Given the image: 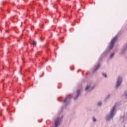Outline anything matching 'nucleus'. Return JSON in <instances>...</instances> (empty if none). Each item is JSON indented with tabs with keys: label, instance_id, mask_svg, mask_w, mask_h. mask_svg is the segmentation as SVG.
<instances>
[{
	"label": "nucleus",
	"instance_id": "6e6552de",
	"mask_svg": "<svg viewBox=\"0 0 127 127\" xmlns=\"http://www.w3.org/2000/svg\"><path fill=\"white\" fill-rule=\"evenodd\" d=\"M67 98L66 97L64 101V104L65 106H68V105H69V104H70V101H68V100H67Z\"/></svg>",
	"mask_w": 127,
	"mask_h": 127
},
{
	"label": "nucleus",
	"instance_id": "f3484780",
	"mask_svg": "<svg viewBox=\"0 0 127 127\" xmlns=\"http://www.w3.org/2000/svg\"><path fill=\"white\" fill-rule=\"evenodd\" d=\"M63 117H62V119H63Z\"/></svg>",
	"mask_w": 127,
	"mask_h": 127
},
{
	"label": "nucleus",
	"instance_id": "0eeeda50",
	"mask_svg": "<svg viewBox=\"0 0 127 127\" xmlns=\"http://www.w3.org/2000/svg\"><path fill=\"white\" fill-rule=\"evenodd\" d=\"M100 64H98L95 67V68L93 69V73H95L96 71H97L99 69V68H100Z\"/></svg>",
	"mask_w": 127,
	"mask_h": 127
},
{
	"label": "nucleus",
	"instance_id": "20e7f679",
	"mask_svg": "<svg viewBox=\"0 0 127 127\" xmlns=\"http://www.w3.org/2000/svg\"><path fill=\"white\" fill-rule=\"evenodd\" d=\"M95 88V86L92 85V84H87L85 88V91L86 92H91L92 90Z\"/></svg>",
	"mask_w": 127,
	"mask_h": 127
},
{
	"label": "nucleus",
	"instance_id": "2eb2a0df",
	"mask_svg": "<svg viewBox=\"0 0 127 127\" xmlns=\"http://www.w3.org/2000/svg\"><path fill=\"white\" fill-rule=\"evenodd\" d=\"M125 96H127V92H125Z\"/></svg>",
	"mask_w": 127,
	"mask_h": 127
},
{
	"label": "nucleus",
	"instance_id": "4468645a",
	"mask_svg": "<svg viewBox=\"0 0 127 127\" xmlns=\"http://www.w3.org/2000/svg\"><path fill=\"white\" fill-rule=\"evenodd\" d=\"M110 97H111V95L109 94L107 96V99H109Z\"/></svg>",
	"mask_w": 127,
	"mask_h": 127
},
{
	"label": "nucleus",
	"instance_id": "7ed1b4c3",
	"mask_svg": "<svg viewBox=\"0 0 127 127\" xmlns=\"http://www.w3.org/2000/svg\"><path fill=\"white\" fill-rule=\"evenodd\" d=\"M122 83H123V77H122V76H119L117 80L116 88L119 89V88H120V86L122 85Z\"/></svg>",
	"mask_w": 127,
	"mask_h": 127
},
{
	"label": "nucleus",
	"instance_id": "f257e3e1",
	"mask_svg": "<svg viewBox=\"0 0 127 127\" xmlns=\"http://www.w3.org/2000/svg\"><path fill=\"white\" fill-rule=\"evenodd\" d=\"M116 112L117 106L116 105H114L110 110L109 114L106 116V121L110 122V121H112V120L114 119V117H115V115H116Z\"/></svg>",
	"mask_w": 127,
	"mask_h": 127
},
{
	"label": "nucleus",
	"instance_id": "39448f33",
	"mask_svg": "<svg viewBox=\"0 0 127 127\" xmlns=\"http://www.w3.org/2000/svg\"><path fill=\"white\" fill-rule=\"evenodd\" d=\"M127 45H126L123 47V49H122L120 53V55L121 56L126 55V53H127Z\"/></svg>",
	"mask_w": 127,
	"mask_h": 127
},
{
	"label": "nucleus",
	"instance_id": "a211bd4d",
	"mask_svg": "<svg viewBox=\"0 0 127 127\" xmlns=\"http://www.w3.org/2000/svg\"><path fill=\"white\" fill-rule=\"evenodd\" d=\"M30 43L31 44V42H30Z\"/></svg>",
	"mask_w": 127,
	"mask_h": 127
},
{
	"label": "nucleus",
	"instance_id": "f03ea898",
	"mask_svg": "<svg viewBox=\"0 0 127 127\" xmlns=\"http://www.w3.org/2000/svg\"><path fill=\"white\" fill-rule=\"evenodd\" d=\"M118 40V36H116L114 38L111 40L110 45L109 46V49L112 50L114 48V46L115 45V42Z\"/></svg>",
	"mask_w": 127,
	"mask_h": 127
},
{
	"label": "nucleus",
	"instance_id": "423d86ee",
	"mask_svg": "<svg viewBox=\"0 0 127 127\" xmlns=\"http://www.w3.org/2000/svg\"><path fill=\"white\" fill-rule=\"evenodd\" d=\"M80 94H81V90L80 89H78L76 91V95L73 97V100H77L78 98H79V96H80Z\"/></svg>",
	"mask_w": 127,
	"mask_h": 127
},
{
	"label": "nucleus",
	"instance_id": "9d476101",
	"mask_svg": "<svg viewBox=\"0 0 127 127\" xmlns=\"http://www.w3.org/2000/svg\"><path fill=\"white\" fill-rule=\"evenodd\" d=\"M102 105H103V102L99 101L98 102H97V106L98 107H102Z\"/></svg>",
	"mask_w": 127,
	"mask_h": 127
},
{
	"label": "nucleus",
	"instance_id": "1a4fd4ad",
	"mask_svg": "<svg viewBox=\"0 0 127 127\" xmlns=\"http://www.w3.org/2000/svg\"><path fill=\"white\" fill-rule=\"evenodd\" d=\"M115 57V53H112L109 57V59H113Z\"/></svg>",
	"mask_w": 127,
	"mask_h": 127
},
{
	"label": "nucleus",
	"instance_id": "ddd939ff",
	"mask_svg": "<svg viewBox=\"0 0 127 127\" xmlns=\"http://www.w3.org/2000/svg\"><path fill=\"white\" fill-rule=\"evenodd\" d=\"M33 45L34 46L35 45H36V42H33Z\"/></svg>",
	"mask_w": 127,
	"mask_h": 127
},
{
	"label": "nucleus",
	"instance_id": "dca6fc26",
	"mask_svg": "<svg viewBox=\"0 0 127 127\" xmlns=\"http://www.w3.org/2000/svg\"><path fill=\"white\" fill-rule=\"evenodd\" d=\"M21 25H22V23H21L20 27H21Z\"/></svg>",
	"mask_w": 127,
	"mask_h": 127
},
{
	"label": "nucleus",
	"instance_id": "6ab92c4d",
	"mask_svg": "<svg viewBox=\"0 0 127 127\" xmlns=\"http://www.w3.org/2000/svg\"><path fill=\"white\" fill-rule=\"evenodd\" d=\"M30 43L31 44V42H30Z\"/></svg>",
	"mask_w": 127,
	"mask_h": 127
},
{
	"label": "nucleus",
	"instance_id": "9b49d317",
	"mask_svg": "<svg viewBox=\"0 0 127 127\" xmlns=\"http://www.w3.org/2000/svg\"><path fill=\"white\" fill-rule=\"evenodd\" d=\"M102 76H103V77H104V78H108V75H107V73H102Z\"/></svg>",
	"mask_w": 127,
	"mask_h": 127
},
{
	"label": "nucleus",
	"instance_id": "f8f14e48",
	"mask_svg": "<svg viewBox=\"0 0 127 127\" xmlns=\"http://www.w3.org/2000/svg\"><path fill=\"white\" fill-rule=\"evenodd\" d=\"M92 120L94 123H96V122H97V119L95 117H92Z\"/></svg>",
	"mask_w": 127,
	"mask_h": 127
}]
</instances>
